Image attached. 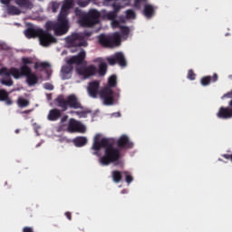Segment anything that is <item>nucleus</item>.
I'll list each match as a JSON object with an SVG mask.
<instances>
[{
    "mask_svg": "<svg viewBox=\"0 0 232 232\" xmlns=\"http://www.w3.org/2000/svg\"><path fill=\"white\" fill-rule=\"evenodd\" d=\"M118 148L113 147V143L110 141L108 138H102L101 140V134H96L93 140L92 150L94 151H101V148L105 149L104 155L100 158V164L102 166H119V160H121V150H131L133 148V142L130 141V138L127 135H121L116 141Z\"/></svg>",
    "mask_w": 232,
    "mask_h": 232,
    "instance_id": "1",
    "label": "nucleus"
},
{
    "mask_svg": "<svg viewBox=\"0 0 232 232\" xmlns=\"http://www.w3.org/2000/svg\"><path fill=\"white\" fill-rule=\"evenodd\" d=\"M52 23V21H49L45 24V30L41 29L39 27H35L34 25H29L28 28H26L24 31V34L27 39H35V37H38L40 41V44L42 46H50V44H53L57 43V38H55L52 33V30L54 32L55 35H63L61 32L57 28L49 27L48 24Z\"/></svg>",
    "mask_w": 232,
    "mask_h": 232,
    "instance_id": "2",
    "label": "nucleus"
},
{
    "mask_svg": "<svg viewBox=\"0 0 232 232\" xmlns=\"http://www.w3.org/2000/svg\"><path fill=\"white\" fill-rule=\"evenodd\" d=\"M73 7V0H64L61 12L58 15L57 22H49V28H57L58 32L64 35L68 34L70 30V25L68 24V14H70V9Z\"/></svg>",
    "mask_w": 232,
    "mask_h": 232,
    "instance_id": "3",
    "label": "nucleus"
},
{
    "mask_svg": "<svg viewBox=\"0 0 232 232\" xmlns=\"http://www.w3.org/2000/svg\"><path fill=\"white\" fill-rule=\"evenodd\" d=\"M22 65L20 66V71L18 72L19 79L21 77H26V82L29 86H35L37 82H39V78L35 74V72H32V68L28 66V64H33L34 60L30 57H22Z\"/></svg>",
    "mask_w": 232,
    "mask_h": 232,
    "instance_id": "4",
    "label": "nucleus"
},
{
    "mask_svg": "<svg viewBox=\"0 0 232 232\" xmlns=\"http://www.w3.org/2000/svg\"><path fill=\"white\" fill-rule=\"evenodd\" d=\"M54 102H56L57 106L62 109V111H66L68 108H72L73 110H82L83 107L79 102V98L75 96V94L69 95L66 99L64 96H58Z\"/></svg>",
    "mask_w": 232,
    "mask_h": 232,
    "instance_id": "5",
    "label": "nucleus"
},
{
    "mask_svg": "<svg viewBox=\"0 0 232 232\" xmlns=\"http://www.w3.org/2000/svg\"><path fill=\"white\" fill-rule=\"evenodd\" d=\"M101 13L97 9H91L88 13H83L80 19L79 24L83 28H93L95 24L101 23Z\"/></svg>",
    "mask_w": 232,
    "mask_h": 232,
    "instance_id": "6",
    "label": "nucleus"
},
{
    "mask_svg": "<svg viewBox=\"0 0 232 232\" xmlns=\"http://www.w3.org/2000/svg\"><path fill=\"white\" fill-rule=\"evenodd\" d=\"M100 99L102 100L105 106H113L115 101L121 99V91L115 92L113 89L104 86L100 90Z\"/></svg>",
    "mask_w": 232,
    "mask_h": 232,
    "instance_id": "7",
    "label": "nucleus"
},
{
    "mask_svg": "<svg viewBox=\"0 0 232 232\" xmlns=\"http://www.w3.org/2000/svg\"><path fill=\"white\" fill-rule=\"evenodd\" d=\"M98 43L103 48H115L121 44V34L114 33L111 36L102 34L98 36Z\"/></svg>",
    "mask_w": 232,
    "mask_h": 232,
    "instance_id": "8",
    "label": "nucleus"
},
{
    "mask_svg": "<svg viewBox=\"0 0 232 232\" xmlns=\"http://www.w3.org/2000/svg\"><path fill=\"white\" fill-rule=\"evenodd\" d=\"M66 44L69 48H81L88 46V41L84 39L82 33H72L71 35L65 38Z\"/></svg>",
    "mask_w": 232,
    "mask_h": 232,
    "instance_id": "9",
    "label": "nucleus"
},
{
    "mask_svg": "<svg viewBox=\"0 0 232 232\" xmlns=\"http://www.w3.org/2000/svg\"><path fill=\"white\" fill-rule=\"evenodd\" d=\"M68 131L71 133H86V126L75 119H70L68 123Z\"/></svg>",
    "mask_w": 232,
    "mask_h": 232,
    "instance_id": "10",
    "label": "nucleus"
},
{
    "mask_svg": "<svg viewBox=\"0 0 232 232\" xmlns=\"http://www.w3.org/2000/svg\"><path fill=\"white\" fill-rule=\"evenodd\" d=\"M107 63H109L111 66L119 64L120 66L124 67L127 64L126 58L122 53H115L113 56L107 57Z\"/></svg>",
    "mask_w": 232,
    "mask_h": 232,
    "instance_id": "11",
    "label": "nucleus"
},
{
    "mask_svg": "<svg viewBox=\"0 0 232 232\" xmlns=\"http://www.w3.org/2000/svg\"><path fill=\"white\" fill-rule=\"evenodd\" d=\"M101 82L99 81H93L89 82L87 91L90 95V97H92V99H97L101 95Z\"/></svg>",
    "mask_w": 232,
    "mask_h": 232,
    "instance_id": "12",
    "label": "nucleus"
},
{
    "mask_svg": "<svg viewBox=\"0 0 232 232\" xmlns=\"http://www.w3.org/2000/svg\"><path fill=\"white\" fill-rule=\"evenodd\" d=\"M76 72L78 75H82L85 79L93 77L97 73V67L94 65H89L88 67H77Z\"/></svg>",
    "mask_w": 232,
    "mask_h": 232,
    "instance_id": "13",
    "label": "nucleus"
},
{
    "mask_svg": "<svg viewBox=\"0 0 232 232\" xmlns=\"http://www.w3.org/2000/svg\"><path fill=\"white\" fill-rule=\"evenodd\" d=\"M84 59H86V51L82 50L77 55L72 56L69 60H67V64H82L84 63Z\"/></svg>",
    "mask_w": 232,
    "mask_h": 232,
    "instance_id": "14",
    "label": "nucleus"
},
{
    "mask_svg": "<svg viewBox=\"0 0 232 232\" xmlns=\"http://www.w3.org/2000/svg\"><path fill=\"white\" fill-rule=\"evenodd\" d=\"M19 72H20V69H17L15 67L10 68L9 71L6 68H2L0 70V75H5L6 78L12 75L14 79H19Z\"/></svg>",
    "mask_w": 232,
    "mask_h": 232,
    "instance_id": "15",
    "label": "nucleus"
},
{
    "mask_svg": "<svg viewBox=\"0 0 232 232\" xmlns=\"http://www.w3.org/2000/svg\"><path fill=\"white\" fill-rule=\"evenodd\" d=\"M218 119H231L232 118V106L220 107L218 113Z\"/></svg>",
    "mask_w": 232,
    "mask_h": 232,
    "instance_id": "16",
    "label": "nucleus"
},
{
    "mask_svg": "<svg viewBox=\"0 0 232 232\" xmlns=\"http://www.w3.org/2000/svg\"><path fill=\"white\" fill-rule=\"evenodd\" d=\"M95 63H100L98 70L99 76L104 77V75H106V72H108V64L106 63V62L102 61V58L96 59Z\"/></svg>",
    "mask_w": 232,
    "mask_h": 232,
    "instance_id": "17",
    "label": "nucleus"
},
{
    "mask_svg": "<svg viewBox=\"0 0 232 232\" xmlns=\"http://www.w3.org/2000/svg\"><path fill=\"white\" fill-rule=\"evenodd\" d=\"M62 79L66 81V79H70L72 77V72H73V66L72 64L63 65L62 67Z\"/></svg>",
    "mask_w": 232,
    "mask_h": 232,
    "instance_id": "18",
    "label": "nucleus"
},
{
    "mask_svg": "<svg viewBox=\"0 0 232 232\" xmlns=\"http://www.w3.org/2000/svg\"><path fill=\"white\" fill-rule=\"evenodd\" d=\"M217 81H218V74L215 72L212 77L211 76L202 77L200 80V83L202 86H209L211 82H217Z\"/></svg>",
    "mask_w": 232,
    "mask_h": 232,
    "instance_id": "19",
    "label": "nucleus"
},
{
    "mask_svg": "<svg viewBox=\"0 0 232 232\" xmlns=\"http://www.w3.org/2000/svg\"><path fill=\"white\" fill-rule=\"evenodd\" d=\"M62 112L59 109H53L49 111V113L47 115L48 121H51L52 122H55V121H59L61 119Z\"/></svg>",
    "mask_w": 232,
    "mask_h": 232,
    "instance_id": "20",
    "label": "nucleus"
},
{
    "mask_svg": "<svg viewBox=\"0 0 232 232\" xmlns=\"http://www.w3.org/2000/svg\"><path fill=\"white\" fill-rule=\"evenodd\" d=\"M14 3L19 8H24V10H32L34 8V4L30 0H14Z\"/></svg>",
    "mask_w": 232,
    "mask_h": 232,
    "instance_id": "21",
    "label": "nucleus"
},
{
    "mask_svg": "<svg viewBox=\"0 0 232 232\" xmlns=\"http://www.w3.org/2000/svg\"><path fill=\"white\" fill-rule=\"evenodd\" d=\"M143 14L147 19H151L155 15V7L153 5L147 4L144 5Z\"/></svg>",
    "mask_w": 232,
    "mask_h": 232,
    "instance_id": "22",
    "label": "nucleus"
},
{
    "mask_svg": "<svg viewBox=\"0 0 232 232\" xmlns=\"http://www.w3.org/2000/svg\"><path fill=\"white\" fill-rule=\"evenodd\" d=\"M72 142L76 148H82V146H86L88 143V139H86V137H77Z\"/></svg>",
    "mask_w": 232,
    "mask_h": 232,
    "instance_id": "23",
    "label": "nucleus"
},
{
    "mask_svg": "<svg viewBox=\"0 0 232 232\" xmlns=\"http://www.w3.org/2000/svg\"><path fill=\"white\" fill-rule=\"evenodd\" d=\"M6 12L8 15H21V9L15 5H7Z\"/></svg>",
    "mask_w": 232,
    "mask_h": 232,
    "instance_id": "24",
    "label": "nucleus"
},
{
    "mask_svg": "<svg viewBox=\"0 0 232 232\" xmlns=\"http://www.w3.org/2000/svg\"><path fill=\"white\" fill-rule=\"evenodd\" d=\"M107 88H111L113 90V88L117 87V75L112 74L108 78L107 85H105Z\"/></svg>",
    "mask_w": 232,
    "mask_h": 232,
    "instance_id": "25",
    "label": "nucleus"
},
{
    "mask_svg": "<svg viewBox=\"0 0 232 232\" xmlns=\"http://www.w3.org/2000/svg\"><path fill=\"white\" fill-rule=\"evenodd\" d=\"M122 175H124V174L122 172H121L120 170H113L111 172V177H112L113 182H115V184H119V182H121L122 180Z\"/></svg>",
    "mask_w": 232,
    "mask_h": 232,
    "instance_id": "26",
    "label": "nucleus"
},
{
    "mask_svg": "<svg viewBox=\"0 0 232 232\" xmlns=\"http://www.w3.org/2000/svg\"><path fill=\"white\" fill-rule=\"evenodd\" d=\"M16 104L19 106V108H26L27 106H30V101L23 97H19Z\"/></svg>",
    "mask_w": 232,
    "mask_h": 232,
    "instance_id": "27",
    "label": "nucleus"
},
{
    "mask_svg": "<svg viewBox=\"0 0 232 232\" xmlns=\"http://www.w3.org/2000/svg\"><path fill=\"white\" fill-rule=\"evenodd\" d=\"M1 84H3L4 86H14V80H12V78L9 77H5V78H3L1 81H0Z\"/></svg>",
    "mask_w": 232,
    "mask_h": 232,
    "instance_id": "28",
    "label": "nucleus"
},
{
    "mask_svg": "<svg viewBox=\"0 0 232 232\" xmlns=\"http://www.w3.org/2000/svg\"><path fill=\"white\" fill-rule=\"evenodd\" d=\"M39 68H43L44 70H46V68H50V63L46 62L43 63H34V70H39Z\"/></svg>",
    "mask_w": 232,
    "mask_h": 232,
    "instance_id": "29",
    "label": "nucleus"
},
{
    "mask_svg": "<svg viewBox=\"0 0 232 232\" xmlns=\"http://www.w3.org/2000/svg\"><path fill=\"white\" fill-rule=\"evenodd\" d=\"M8 97H9L8 92H6V90H5V89H1L0 90V101L2 102H4V101H6V99H8Z\"/></svg>",
    "mask_w": 232,
    "mask_h": 232,
    "instance_id": "30",
    "label": "nucleus"
},
{
    "mask_svg": "<svg viewBox=\"0 0 232 232\" xmlns=\"http://www.w3.org/2000/svg\"><path fill=\"white\" fill-rule=\"evenodd\" d=\"M122 174L125 176V181L128 184H131L133 182V176H131L129 171H122Z\"/></svg>",
    "mask_w": 232,
    "mask_h": 232,
    "instance_id": "31",
    "label": "nucleus"
},
{
    "mask_svg": "<svg viewBox=\"0 0 232 232\" xmlns=\"http://www.w3.org/2000/svg\"><path fill=\"white\" fill-rule=\"evenodd\" d=\"M91 1L92 0H77V5L78 6H81V8H86Z\"/></svg>",
    "mask_w": 232,
    "mask_h": 232,
    "instance_id": "32",
    "label": "nucleus"
},
{
    "mask_svg": "<svg viewBox=\"0 0 232 232\" xmlns=\"http://www.w3.org/2000/svg\"><path fill=\"white\" fill-rule=\"evenodd\" d=\"M121 34L122 37H128L130 35V27L121 26Z\"/></svg>",
    "mask_w": 232,
    "mask_h": 232,
    "instance_id": "33",
    "label": "nucleus"
},
{
    "mask_svg": "<svg viewBox=\"0 0 232 232\" xmlns=\"http://www.w3.org/2000/svg\"><path fill=\"white\" fill-rule=\"evenodd\" d=\"M126 17L127 19H135L136 14H135V11L129 9L126 11Z\"/></svg>",
    "mask_w": 232,
    "mask_h": 232,
    "instance_id": "34",
    "label": "nucleus"
},
{
    "mask_svg": "<svg viewBox=\"0 0 232 232\" xmlns=\"http://www.w3.org/2000/svg\"><path fill=\"white\" fill-rule=\"evenodd\" d=\"M105 16L107 19H109V21H113L117 18V14L113 11L108 12Z\"/></svg>",
    "mask_w": 232,
    "mask_h": 232,
    "instance_id": "35",
    "label": "nucleus"
},
{
    "mask_svg": "<svg viewBox=\"0 0 232 232\" xmlns=\"http://www.w3.org/2000/svg\"><path fill=\"white\" fill-rule=\"evenodd\" d=\"M196 77H197V74H195V72H193V70L191 69L188 70L187 78L189 81H195Z\"/></svg>",
    "mask_w": 232,
    "mask_h": 232,
    "instance_id": "36",
    "label": "nucleus"
},
{
    "mask_svg": "<svg viewBox=\"0 0 232 232\" xmlns=\"http://www.w3.org/2000/svg\"><path fill=\"white\" fill-rule=\"evenodd\" d=\"M112 8H113V12L117 15L119 14V12H121V9L122 8V5H121L119 4H113Z\"/></svg>",
    "mask_w": 232,
    "mask_h": 232,
    "instance_id": "37",
    "label": "nucleus"
},
{
    "mask_svg": "<svg viewBox=\"0 0 232 232\" xmlns=\"http://www.w3.org/2000/svg\"><path fill=\"white\" fill-rule=\"evenodd\" d=\"M44 90L52 91V90H53V84H52L50 82H45V83H44Z\"/></svg>",
    "mask_w": 232,
    "mask_h": 232,
    "instance_id": "38",
    "label": "nucleus"
},
{
    "mask_svg": "<svg viewBox=\"0 0 232 232\" xmlns=\"http://www.w3.org/2000/svg\"><path fill=\"white\" fill-rule=\"evenodd\" d=\"M112 28H119L121 26V23L114 18V20H111Z\"/></svg>",
    "mask_w": 232,
    "mask_h": 232,
    "instance_id": "39",
    "label": "nucleus"
},
{
    "mask_svg": "<svg viewBox=\"0 0 232 232\" xmlns=\"http://www.w3.org/2000/svg\"><path fill=\"white\" fill-rule=\"evenodd\" d=\"M4 102H5V104L7 106H12L14 104V102L12 101V99H10V96H8L5 101Z\"/></svg>",
    "mask_w": 232,
    "mask_h": 232,
    "instance_id": "40",
    "label": "nucleus"
},
{
    "mask_svg": "<svg viewBox=\"0 0 232 232\" xmlns=\"http://www.w3.org/2000/svg\"><path fill=\"white\" fill-rule=\"evenodd\" d=\"M52 10L54 13L57 12V10H59V5L57 3H53Z\"/></svg>",
    "mask_w": 232,
    "mask_h": 232,
    "instance_id": "41",
    "label": "nucleus"
},
{
    "mask_svg": "<svg viewBox=\"0 0 232 232\" xmlns=\"http://www.w3.org/2000/svg\"><path fill=\"white\" fill-rule=\"evenodd\" d=\"M140 3H142L140 0H135L134 1V6L135 8H138L140 10Z\"/></svg>",
    "mask_w": 232,
    "mask_h": 232,
    "instance_id": "42",
    "label": "nucleus"
},
{
    "mask_svg": "<svg viewBox=\"0 0 232 232\" xmlns=\"http://www.w3.org/2000/svg\"><path fill=\"white\" fill-rule=\"evenodd\" d=\"M23 232H34V228L32 227H24Z\"/></svg>",
    "mask_w": 232,
    "mask_h": 232,
    "instance_id": "43",
    "label": "nucleus"
},
{
    "mask_svg": "<svg viewBox=\"0 0 232 232\" xmlns=\"http://www.w3.org/2000/svg\"><path fill=\"white\" fill-rule=\"evenodd\" d=\"M12 2V0H0V3L2 4V5H6V7L8 6V5H10V3Z\"/></svg>",
    "mask_w": 232,
    "mask_h": 232,
    "instance_id": "44",
    "label": "nucleus"
},
{
    "mask_svg": "<svg viewBox=\"0 0 232 232\" xmlns=\"http://www.w3.org/2000/svg\"><path fill=\"white\" fill-rule=\"evenodd\" d=\"M84 39H86V37H92V33L91 32H85V33H82Z\"/></svg>",
    "mask_w": 232,
    "mask_h": 232,
    "instance_id": "45",
    "label": "nucleus"
},
{
    "mask_svg": "<svg viewBox=\"0 0 232 232\" xmlns=\"http://www.w3.org/2000/svg\"><path fill=\"white\" fill-rule=\"evenodd\" d=\"M221 157H223V159H227V160H231V154H223Z\"/></svg>",
    "mask_w": 232,
    "mask_h": 232,
    "instance_id": "46",
    "label": "nucleus"
},
{
    "mask_svg": "<svg viewBox=\"0 0 232 232\" xmlns=\"http://www.w3.org/2000/svg\"><path fill=\"white\" fill-rule=\"evenodd\" d=\"M65 217L68 218V220H72V213L71 212H65Z\"/></svg>",
    "mask_w": 232,
    "mask_h": 232,
    "instance_id": "47",
    "label": "nucleus"
},
{
    "mask_svg": "<svg viewBox=\"0 0 232 232\" xmlns=\"http://www.w3.org/2000/svg\"><path fill=\"white\" fill-rule=\"evenodd\" d=\"M68 121V115H64L62 120H61V122H66Z\"/></svg>",
    "mask_w": 232,
    "mask_h": 232,
    "instance_id": "48",
    "label": "nucleus"
},
{
    "mask_svg": "<svg viewBox=\"0 0 232 232\" xmlns=\"http://www.w3.org/2000/svg\"><path fill=\"white\" fill-rule=\"evenodd\" d=\"M84 113H86V112H84V111H75L76 115H84Z\"/></svg>",
    "mask_w": 232,
    "mask_h": 232,
    "instance_id": "49",
    "label": "nucleus"
},
{
    "mask_svg": "<svg viewBox=\"0 0 232 232\" xmlns=\"http://www.w3.org/2000/svg\"><path fill=\"white\" fill-rule=\"evenodd\" d=\"M105 3H111V1H115V0H104Z\"/></svg>",
    "mask_w": 232,
    "mask_h": 232,
    "instance_id": "50",
    "label": "nucleus"
},
{
    "mask_svg": "<svg viewBox=\"0 0 232 232\" xmlns=\"http://www.w3.org/2000/svg\"><path fill=\"white\" fill-rule=\"evenodd\" d=\"M19 129H16L15 130H14V133H19Z\"/></svg>",
    "mask_w": 232,
    "mask_h": 232,
    "instance_id": "51",
    "label": "nucleus"
},
{
    "mask_svg": "<svg viewBox=\"0 0 232 232\" xmlns=\"http://www.w3.org/2000/svg\"><path fill=\"white\" fill-rule=\"evenodd\" d=\"M75 12H76V14L79 15V9H76Z\"/></svg>",
    "mask_w": 232,
    "mask_h": 232,
    "instance_id": "52",
    "label": "nucleus"
},
{
    "mask_svg": "<svg viewBox=\"0 0 232 232\" xmlns=\"http://www.w3.org/2000/svg\"><path fill=\"white\" fill-rule=\"evenodd\" d=\"M228 106H232V100L228 102Z\"/></svg>",
    "mask_w": 232,
    "mask_h": 232,
    "instance_id": "53",
    "label": "nucleus"
},
{
    "mask_svg": "<svg viewBox=\"0 0 232 232\" xmlns=\"http://www.w3.org/2000/svg\"><path fill=\"white\" fill-rule=\"evenodd\" d=\"M72 53H73V52H77V49H74V50L72 49Z\"/></svg>",
    "mask_w": 232,
    "mask_h": 232,
    "instance_id": "54",
    "label": "nucleus"
},
{
    "mask_svg": "<svg viewBox=\"0 0 232 232\" xmlns=\"http://www.w3.org/2000/svg\"><path fill=\"white\" fill-rule=\"evenodd\" d=\"M121 193H126V189L122 190Z\"/></svg>",
    "mask_w": 232,
    "mask_h": 232,
    "instance_id": "55",
    "label": "nucleus"
},
{
    "mask_svg": "<svg viewBox=\"0 0 232 232\" xmlns=\"http://www.w3.org/2000/svg\"><path fill=\"white\" fill-rule=\"evenodd\" d=\"M141 2L143 1L144 3H146V1H148V0H140Z\"/></svg>",
    "mask_w": 232,
    "mask_h": 232,
    "instance_id": "56",
    "label": "nucleus"
},
{
    "mask_svg": "<svg viewBox=\"0 0 232 232\" xmlns=\"http://www.w3.org/2000/svg\"><path fill=\"white\" fill-rule=\"evenodd\" d=\"M24 113H28V111H25Z\"/></svg>",
    "mask_w": 232,
    "mask_h": 232,
    "instance_id": "57",
    "label": "nucleus"
},
{
    "mask_svg": "<svg viewBox=\"0 0 232 232\" xmlns=\"http://www.w3.org/2000/svg\"><path fill=\"white\" fill-rule=\"evenodd\" d=\"M219 161H222V159H218Z\"/></svg>",
    "mask_w": 232,
    "mask_h": 232,
    "instance_id": "58",
    "label": "nucleus"
},
{
    "mask_svg": "<svg viewBox=\"0 0 232 232\" xmlns=\"http://www.w3.org/2000/svg\"><path fill=\"white\" fill-rule=\"evenodd\" d=\"M94 155H97V152H94Z\"/></svg>",
    "mask_w": 232,
    "mask_h": 232,
    "instance_id": "59",
    "label": "nucleus"
}]
</instances>
